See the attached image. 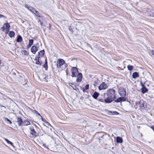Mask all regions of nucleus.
<instances>
[{"instance_id": "obj_19", "label": "nucleus", "mask_w": 154, "mask_h": 154, "mask_svg": "<svg viewBox=\"0 0 154 154\" xmlns=\"http://www.w3.org/2000/svg\"><path fill=\"white\" fill-rule=\"evenodd\" d=\"M23 40L22 38V37L20 35H18L17 36V42H21Z\"/></svg>"}, {"instance_id": "obj_29", "label": "nucleus", "mask_w": 154, "mask_h": 154, "mask_svg": "<svg viewBox=\"0 0 154 154\" xmlns=\"http://www.w3.org/2000/svg\"><path fill=\"white\" fill-rule=\"evenodd\" d=\"M44 67L45 68L48 67L47 61V59H45V62L44 65Z\"/></svg>"}, {"instance_id": "obj_21", "label": "nucleus", "mask_w": 154, "mask_h": 154, "mask_svg": "<svg viewBox=\"0 0 154 154\" xmlns=\"http://www.w3.org/2000/svg\"><path fill=\"white\" fill-rule=\"evenodd\" d=\"M68 85L71 86L75 90H77V88L76 86L72 83H69Z\"/></svg>"}, {"instance_id": "obj_11", "label": "nucleus", "mask_w": 154, "mask_h": 154, "mask_svg": "<svg viewBox=\"0 0 154 154\" xmlns=\"http://www.w3.org/2000/svg\"><path fill=\"white\" fill-rule=\"evenodd\" d=\"M126 100V99L124 97H121L117 98L115 100V102L117 103L121 102L122 101H125Z\"/></svg>"}, {"instance_id": "obj_40", "label": "nucleus", "mask_w": 154, "mask_h": 154, "mask_svg": "<svg viewBox=\"0 0 154 154\" xmlns=\"http://www.w3.org/2000/svg\"><path fill=\"white\" fill-rule=\"evenodd\" d=\"M47 125H49V126L50 125V124L48 122H47Z\"/></svg>"}, {"instance_id": "obj_41", "label": "nucleus", "mask_w": 154, "mask_h": 154, "mask_svg": "<svg viewBox=\"0 0 154 154\" xmlns=\"http://www.w3.org/2000/svg\"><path fill=\"white\" fill-rule=\"evenodd\" d=\"M8 69V67H7V68H5V69L7 70Z\"/></svg>"}, {"instance_id": "obj_22", "label": "nucleus", "mask_w": 154, "mask_h": 154, "mask_svg": "<svg viewBox=\"0 0 154 154\" xmlns=\"http://www.w3.org/2000/svg\"><path fill=\"white\" fill-rule=\"evenodd\" d=\"M34 14L36 15L39 17H42V15H41L36 10L35 11Z\"/></svg>"}, {"instance_id": "obj_32", "label": "nucleus", "mask_w": 154, "mask_h": 154, "mask_svg": "<svg viewBox=\"0 0 154 154\" xmlns=\"http://www.w3.org/2000/svg\"><path fill=\"white\" fill-rule=\"evenodd\" d=\"M6 120L9 123L11 124L12 123L11 122L10 120L8 119H6Z\"/></svg>"}, {"instance_id": "obj_20", "label": "nucleus", "mask_w": 154, "mask_h": 154, "mask_svg": "<svg viewBox=\"0 0 154 154\" xmlns=\"http://www.w3.org/2000/svg\"><path fill=\"white\" fill-rule=\"evenodd\" d=\"M99 94V93L95 92L93 94L92 97L96 99L98 96Z\"/></svg>"}, {"instance_id": "obj_3", "label": "nucleus", "mask_w": 154, "mask_h": 154, "mask_svg": "<svg viewBox=\"0 0 154 154\" xmlns=\"http://www.w3.org/2000/svg\"><path fill=\"white\" fill-rule=\"evenodd\" d=\"M118 93L122 97H125L126 95V91L123 88H120L118 90Z\"/></svg>"}, {"instance_id": "obj_44", "label": "nucleus", "mask_w": 154, "mask_h": 154, "mask_svg": "<svg viewBox=\"0 0 154 154\" xmlns=\"http://www.w3.org/2000/svg\"><path fill=\"white\" fill-rule=\"evenodd\" d=\"M104 136V135L103 134L102 136H101V138H103V137Z\"/></svg>"}, {"instance_id": "obj_31", "label": "nucleus", "mask_w": 154, "mask_h": 154, "mask_svg": "<svg viewBox=\"0 0 154 154\" xmlns=\"http://www.w3.org/2000/svg\"><path fill=\"white\" fill-rule=\"evenodd\" d=\"M89 88V84L85 86V89L87 90Z\"/></svg>"}, {"instance_id": "obj_9", "label": "nucleus", "mask_w": 154, "mask_h": 154, "mask_svg": "<svg viewBox=\"0 0 154 154\" xmlns=\"http://www.w3.org/2000/svg\"><path fill=\"white\" fill-rule=\"evenodd\" d=\"M30 134L34 137H36V133L34 129V127L33 126L30 127Z\"/></svg>"}, {"instance_id": "obj_15", "label": "nucleus", "mask_w": 154, "mask_h": 154, "mask_svg": "<svg viewBox=\"0 0 154 154\" xmlns=\"http://www.w3.org/2000/svg\"><path fill=\"white\" fill-rule=\"evenodd\" d=\"M25 7L27 8L30 11L32 12L33 13L35 12V11H36V10L34 8L31 7H29L27 5H25Z\"/></svg>"}, {"instance_id": "obj_42", "label": "nucleus", "mask_w": 154, "mask_h": 154, "mask_svg": "<svg viewBox=\"0 0 154 154\" xmlns=\"http://www.w3.org/2000/svg\"><path fill=\"white\" fill-rule=\"evenodd\" d=\"M66 74H67H67H68V71H67V70H66Z\"/></svg>"}, {"instance_id": "obj_34", "label": "nucleus", "mask_w": 154, "mask_h": 154, "mask_svg": "<svg viewBox=\"0 0 154 154\" xmlns=\"http://www.w3.org/2000/svg\"><path fill=\"white\" fill-rule=\"evenodd\" d=\"M113 113H112V115H117L119 114L118 112L116 111H115L113 112Z\"/></svg>"}, {"instance_id": "obj_4", "label": "nucleus", "mask_w": 154, "mask_h": 154, "mask_svg": "<svg viewBox=\"0 0 154 154\" xmlns=\"http://www.w3.org/2000/svg\"><path fill=\"white\" fill-rule=\"evenodd\" d=\"M65 63V61L62 59H59L57 60V66L58 69H60L61 66Z\"/></svg>"}, {"instance_id": "obj_25", "label": "nucleus", "mask_w": 154, "mask_h": 154, "mask_svg": "<svg viewBox=\"0 0 154 154\" xmlns=\"http://www.w3.org/2000/svg\"><path fill=\"white\" fill-rule=\"evenodd\" d=\"M33 41L34 40L33 39H32L29 40L28 44V46L30 47L33 44Z\"/></svg>"}, {"instance_id": "obj_14", "label": "nucleus", "mask_w": 154, "mask_h": 154, "mask_svg": "<svg viewBox=\"0 0 154 154\" xmlns=\"http://www.w3.org/2000/svg\"><path fill=\"white\" fill-rule=\"evenodd\" d=\"M142 88L141 89L142 92L143 94H144L147 92L148 90L143 85V84L142 83Z\"/></svg>"}, {"instance_id": "obj_12", "label": "nucleus", "mask_w": 154, "mask_h": 154, "mask_svg": "<svg viewBox=\"0 0 154 154\" xmlns=\"http://www.w3.org/2000/svg\"><path fill=\"white\" fill-rule=\"evenodd\" d=\"M39 58L38 56L37 55L35 57V63L37 65L41 66L42 64V62L39 60Z\"/></svg>"}, {"instance_id": "obj_17", "label": "nucleus", "mask_w": 154, "mask_h": 154, "mask_svg": "<svg viewBox=\"0 0 154 154\" xmlns=\"http://www.w3.org/2000/svg\"><path fill=\"white\" fill-rule=\"evenodd\" d=\"M45 53V51L44 50L38 52V56L39 57H42L43 56Z\"/></svg>"}, {"instance_id": "obj_28", "label": "nucleus", "mask_w": 154, "mask_h": 154, "mask_svg": "<svg viewBox=\"0 0 154 154\" xmlns=\"http://www.w3.org/2000/svg\"><path fill=\"white\" fill-rule=\"evenodd\" d=\"M128 70L129 71H131L133 69V66L131 65H128L127 66Z\"/></svg>"}, {"instance_id": "obj_2", "label": "nucleus", "mask_w": 154, "mask_h": 154, "mask_svg": "<svg viewBox=\"0 0 154 154\" xmlns=\"http://www.w3.org/2000/svg\"><path fill=\"white\" fill-rule=\"evenodd\" d=\"M107 96L114 99L116 98L115 91L113 89L111 88L108 89L107 91Z\"/></svg>"}, {"instance_id": "obj_13", "label": "nucleus", "mask_w": 154, "mask_h": 154, "mask_svg": "<svg viewBox=\"0 0 154 154\" xmlns=\"http://www.w3.org/2000/svg\"><path fill=\"white\" fill-rule=\"evenodd\" d=\"M31 51L33 54H35L36 52L37 51V48L36 46H33L31 47Z\"/></svg>"}, {"instance_id": "obj_7", "label": "nucleus", "mask_w": 154, "mask_h": 154, "mask_svg": "<svg viewBox=\"0 0 154 154\" xmlns=\"http://www.w3.org/2000/svg\"><path fill=\"white\" fill-rule=\"evenodd\" d=\"M17 122L19 126L23 125V121L21 118L20 116L17 117Z\"/></svg>"}, {"instance_id": "obj_37", "label": "nucleus", "mask_w": 154, "mask_h": 154, "mask_svg": "<svg viewBox=\"0 0 154 154\" xmlns=\"http://www.w3.org/2000/svg\"><path fill=\"white\" fill-rule=\"evenodd\" d=\"M152 54L154 56V51L152 50L151 51Z\"/></svg>"}, {"instance_id": "obj_18", "label": "nucleus", "mask_w": 154, "mask_h": 154, "mask_svg": "<svg viewBox=\"0 0 154 154\" xmlns=\"http://www.w3.org/2000/svg\"><path fill=\"white\" fill-rule=\"evenodd\" d=\"M139 76L137 72H134L132 75V78L134 79H136Z\"/></svg>"}, {"instance_id": "obj_46", "label": "nucleus", "mask_w": 154, "mask_h": 154, "mask_svg": "<svg viewBox=\"0 0 154 154\" xmlns=\"http://www.w3.org/2000/svg\"><path fill=\"white\" fill-rule=\"evenodd\" d=\"M1 60H0V64H1Z\"/></svg>"}, {"instance_id": "obj_24", "label": "nucleus", "mask_w": 154, "mask_h": 154, "mask_svg": "<svg viewBox=\"0 0 154 154\" xmlns=\"http://www.w3.org/2000/svg\"><path fill=\"white\" fill-rule=\"evenodd\" d=\"M5 140L7 142V143L8 144H10L12 146L14 147V146L13 145V143L11 142L10 141H9L8 139L5 138Z\"/></svg>"}, {"instance_id": "obj_30", "label": "nucleus", "mask_w": 154, "mask_h": 154, "mask_svg": "<svg viewBox=\"0 0 154 154\" xmlns=\"http://www.w3.org/2000/svg\"><path fill=\"white\" fill-rule=\"evenodd\" d=\"M150 16L154 17V11H151L150 13Z\"/></svg>"}, {"instance_id": "obj_6", "label": "nucleus", "mask_w": 154, "mask_h": 154, "mask_svg": "<svg viewBox=\"0 0 154 154\" xmlns=\"http://www.w3.org/2000/svg\"><path fill=\"white\" fill-rule=\"evenodd\" d=\"M107 88V86L104 82H103L98 87L100 90L105 89Z\"/></svg>"}, {"instance_id": "obj_33", "label": "nucleus", "mask_w": 154, "mask_h": 154, "mask_svg": "<svg viewBox=\"0 0 154 154\" xmlns=\"http://www.w3.org/2000/svg\"><path fill=\"white\" fill-rule=\"evenodd\" d=\"M23 51L24 55L27 54V51L26 50H23Z\"/></svg>"}, {"instance_id": "obj_38", "label": "nucleus", "mask_w": 154, "mask_h": 154, "mask_svg": "<svg viewBox=\"0 0 154 154\" xmlns=\"http://www.w3.org/2000/svg\"><path fill=\"white\" fill-rule=\"evenodd\" d=\"M1 28L3 31H4L6 29L5 27L4 26H3Z\"/></svg>"}, {"instance_id": "obj_23", "label": "nucleus", "mask_w": 154, "mask_h": 154, "mask_svg": "<svg viewBox=\"0 0 154 154\" xmlns=\"http://www.w3.org/2000/svg\"><path fill=\"white\" fill-rule=\"evenodd\" d=\"M9 32V36L10 37H12L14 36L15 33L13 31H10Z\"/></svg>"}, {"instance_id": "obj_16", "label": "nucleus", "mask_w": 154, "mask_h": 154, "mask_svg": "<svg viewBox=\"0 0 154 154\" xmlns=\"http://www.w3.org/2000/svg\"><path fill=\"white\" fill-rule=\"evenodd\" d=\"M116 141L117 143H122L123 142V140L122 138L118 137L116 138Z\"/></svg>"}, {"instance_id": "obj_1", "label": "nucleus", "mask_w": 154, "mask_h": 154, "mask_svg": "<svg viewBox=\"0 0 154 154\" xmlns=\"http://www.w3.org/2000/svg\"><path fill=\"white\" fill-rule=\"evenodd\" d=\"M146 104L145 102L143 100L137 101L135 103L134 107L136 109L139 108V109L143 110L145 108Z\"/></svg>"}, {"instance_id": "obj_5", "label": "nucleus", "mask_w": 154, "mask_h": 154, "mask_svg": "<svg viewBox=\"0 0 154 154\" xmlns=\"http://www.w3.org/2000/svg\"><path fill=\"white\" fill-rule=\"evenodd\" d=\"M72 76L75 77L77 74V72H78V69L76 67H73L71 69Z\"/></svg>"}, {"instance_id": "obj_10", "label": "nucleus", "mask_w": 154, "mask_h": 154, "mask_svg": "<svg viewBox=\"0 0 154 154\" xmlns=\"http://www.w3.org/2000/svg\"><path fill=\"white\" fill-rule=\"evenodd\" d=\"M82 76L81 73H78L77 76L76 81L77 82H81L82 79Z\"/></svg>"}, {"instance_id": "obj_45", "label": "nucleus", "mask_w": 154, "mask_h": 154, "mask_svg": "<svg viewBox=\"0 0 154 154\" xmlns=\"http://www.w3.org/2000/svg\"><path fill=\"white\" fill-rule=\"evenodd\" d=\"M83 91L84 92H85V89H84V88L83 89Z\"/></svg>"}, {"instance_id": "obj_43", "label": "nucleus", "mask_w": 154, "mask_h": 154, "mask_svg": "<svg viewBox=\"0 0 154 154\" xmlns=\"http://www.w3.org/2000/svg\"><path fill=\"white\" fill-rule=\"evenodd\" d=\"M89 76L90 78L91 77V75H89Z\"/></svg>"}, {"instance_id": "obj_27", "label": "nucleus", "mask_w": 154, "mask_h": 154, "mask_svg": "<svg viewBox=\"0 0 154 154\" xmlns=\"http://www.w3.org/2000/svg\"><path fill=\"white\" fill-rule=\"evenodd\" d=\"M30 124V122L27 121H25L23 123V125L24 126L28 125Z\"/></svg>"}, {"instance_id": "obj_35", "label": "nucleus", "mask_w": 154, "mask_h": 154, "mask_svg": "<svg viewBox=\"0 0 154 154\" xmlns=\"http://www.w3.org/2000/svg\"><path fill=\"white\" fill-rule=\"evenodd\" d=\"M4 17V19L6 18V17L3 15L0 14V18Z\"/></svg>"}, {"instance_id": "obj_26", "label": "nucleus", "mask_w": 154, "mask_h": 154, "mask_svg": "<svg viewBox=\"0 0 154 154\" xmlns=\"http://www.w3.org/2000/svg\"><path fill=\"white\" fill-rule=\"evenodd\" d=\"M4 25H5L6 26V29H7L8 31L10 26L9 24L8 23H5Z\"/></svg>"}, {"instance_id": "obj_39", "label": "nucleus", "mask_w": 154, "mask_h": 154, "mask_svg": "<svg viewBox=\"0 0 154 154\" xmlns=\"http://www.w3.org/2000/svg\"><path fill=\"white\" fill-rule=\"evenodd\" d=\"M65 67H67L68 66V65L67 64L65 63L64 64Z\"/></svg>"}, {"instance_id": "obj_8", "label": "nucleus", "mask_w": 154, "mask_h": 154, "mask_svg": "<svg viewBox=\"0 0 154 154\" xmlns=\"http://www.w3.org/2000/svg\"><path fill=\"white\" fill-rule=\"evenodd\" d=\"M115 99L111 97L107 96L104 100V101L106 103H109L112 102Z\"/></svg>"}, {"instance_id": "obj_36", "label": "nucleus", "mask_w": 154, "mask_h": 154, "mask_svg": "<svg viewBox=\"0 0 154 154\" xmlns=\"http://www.w3.org/2000/svg\"><path fill=\"white\" fill-rule=\"evenodd\" d=\"M35 113L36 114L38 115V116H40L41 117H42V116L40 115V114L37 111H35Z\"/></svg>"}]
</instances>
